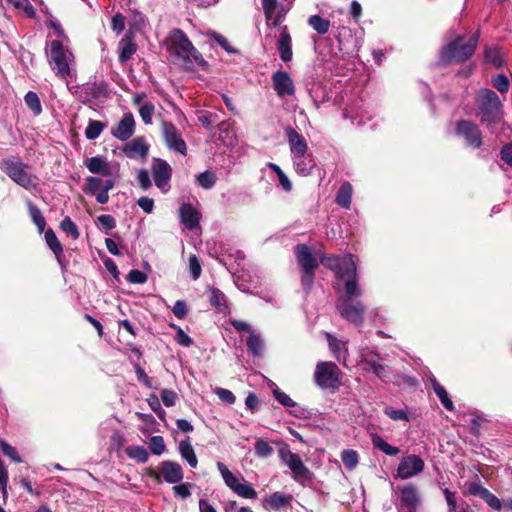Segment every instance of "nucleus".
Returning <instances> with one entry per match:
<instances>
[{
    "mask_svg": "<svg viewBox=\"0 0 512 512\" xmlns=\"http://www.w3.org/2000/svg\"><path fill=\"white\" fill-rule=\"evenodd\" d=\"M167 49L174 63L184 71L195 72L197 67L203 71L209 70L208 62L194 47L183 30L179 28L171 30L167 39Z\"/></svg>",
    "mask_w": 512,
    "mask_h": 512,
    "instance_id": "obj_1",
    "label": "nucleus"
},
{
    "mask_svg": "<svg viewBox=\"0 0 512 512\" xmlns=\"http://www.w3.org/2000/svg\"><path fill=\"white\" fill-rule=\"evenodd\" d=\"M477 116L490 133L499 135L503 132L504 121L503 104L497 93L488 88H482L476 96Z\"/></svg>",
    "mask_w": 512,
    "mask_h": 512,
    "instance_id": "obj_2",
    "label": "nucleus"
},
{
    "mask_svg": "<svg viewBox=\"0 0 512 512\" xmlns=\"http://www.w3.org/2000/svg\"><path fill=\"white\" fill-rule=\"evenodd\" d=\"M69 44L70 42L63 40H50L47 41L45 48L52 71L63 80L72 77L71 64L74 62V55Z\"/></svg>",
    "mask_w": 512,
    "mask_h": 512,
    "instance_id": "obj_3",
    "label": "nucleus"
},
{
    "mask_svg": "<svg viewBox=\"0 0 512 512\" xmlns=\"http://www.w3.org/2000/svg\"><path fill=\"white\" fill-rule=\"evenodd\" d=\"M464 39V35H457L442 47L440 51L441 63H463L470 59L477 48L480 39V30H476L466 42H464Z\"/></svg>",
    "mask_w": 512,
    "mask_h": 512,
    "instance_id": "obj_4",
    "label": "nucleus"
},
{
    "mask_svg": "<svg viewBox=\"0 0 512 512\" xmlns=\"http://www.w3.org/2000/svg\"><path fill=\"white\" fill-rule=\"evenodd\" d=\"M361 295L358 283L349 281L345 283V293L338 299L336 306L341 317L355 325H361L364 319L365 307L358 299Z\"/></svg>",
    "mask_w": 512,
    "mask_h": 512,
    "instance_id": "obj_5",
    "label": "nucleus"
},
{
    "mask_svg": "<svg viewBox=\"0 0 512 512\" xmlns=\"http://www.w3.org/2000/svg\"><path fill=\"white\" fill-rule=\"evenodd\" d=\"M217 469L226 486L238 496L245 499H255L257 497L256 490L243 477H241L240 481L224 463L217 462Z\"/></svg>",
    "mask_w": 512,
    "mask_h": 512,
    "instance_id": "obj_6",
    "label": "nucleus"
},
{
    "mask_svg": "<svg viewBox=\"0 0 512 512\" xmlns=\"http://www.w3.org/2000/svg\"><path fill=\"white\" fill-rule=\"evenodd\" d=\"M316 384L322 389H335L340 382V371L333 362H319L314 372Z\"/></svg>",
    "mask_w": 512,
    "mask_h": 512,
    "instance_id": "obj_7",
    "label": "nucleus"
},
{
    "mask_svg": "<svg viewBox=\"0 0 512 512\" xmlns=\"http://www.w3.org/2000/svg\"><path fill=\"white\" fill-rule=\"evenodd\" d=\"M28 165L23 163L17 156L3 159L1 169L17 184L29 188L31 178L28 174Z\"/></svg>",
    "mask_w": 512,
    "mask_h": 512,
    "instance_id": "obj_8",
    "label": "nucleus"
},
{
    "mask_svg": "<svg viewBox=\"0 0 512 512\" xmlns=\"http://www.w3.org/2000/svg\"><path fill=\"white\" fill-rule=\"evenodd\" d=\"M455 134L463 139L467 147L472 149H478L483 144L482 131L471 120H458L455 125Z\"/></svg>",
    "mask_w": 512,
    "mask_h": 512,
    "instance_id": "obj_9",
    "label": "nucleus"
},
{
    "mask_svg": "<svg viewBox=\"0 0 512 512\" xmlns=\"http://www.w3.org/2000/svg\"><path fill=\"white\" fill-rule=\"evenodd\" d=\"M161 132L166 146L181 155L187 154V145L177 127L168 121L161 122Z\"/></svg>",
    "mask_w": 512,
    "mask_h": 512,
    "instance_id": "obj_10",
    "label": "nucleus"
},
{
    "mask_svg": "<svg viewBox=\"0 0 512 512\" xmlns=\"http://www.w3.org/2000/svg\"><path fill=\"white\" fill-rule=\"evenodd\" d=\"M343 118L349 119L353 125L363 126L373 118V113L365 106L362 100H355L347 104L343 110Z\"/></svg>",
    "mask_w": 512,
    "mask_h": 512,
    "instance_id": "obj_11",
    "label": "nucleus"
},
{
    "mask_svg": "<svg viewBox=\"0 0 512 512\" xmlns=\"http://www.w3.org/2000/svg\"><path fill=\"white\" fill-rule=\"evenodd\" d=\"M425 463L423 459L415 454L404 456L397 467V477L409 479L423 472Z\"/></svg>",
    "mask_w": 512,
    "mask_h": 512,
    "instance_id": "obj_12",
    "label": "nucleus"
},
{
    "mask_svg": "<svg viewBox=\"0 0 512 512\" xmlns=\"http://www.w3.org/2000/svg\"><path fill=\"white\" fill-rule=\"evenodd\" d=\"M151 172L155 185L166 192L172 176V168L169 163L161 158H153Z\"/></svg>",
    "mask_w": 512,
    "mask_h": 512,
    "instance_id": "obj_13",
    "label": "nucleus"
},
{
    "mask_svg": "<svg viewBox=\"0 0 512 512\" xmlns=\"http://www.w3.org/2000/svg\"><path fill=\"white\" fill-rule=\"evenodd\" d=\"M335 37L340 50L346 53H357L361 47V38L349 27H338Z\"/></svg>",
    "mask_w": 512,
    "mask_h": 512,
    "instance_id": "obj_14",
    "label": "nucleus"
},
{
    "mask_svg": "<svg viewBox=\"0 0 512 512\" xmlns=\"http://www.w3.org/2000/svg\"><path fill=\"white\" fill-rule=\"evenodd\" d=\"M272 86L277 96L285 98L288 96H294L295 85L288 72L278 70L272 74Z\"/></svg>",
    "mask_w": 512,
    "mask_h": 512,
    "instance_id": "obj_15",
    "label": "nucleus"
},
{
    "mask_svg": "<svg viewBox=\"0 0 512 512\" xmlns=\"http://www.w3.org/2000/svg\"><path fill=\"white\" fill-rule=\"evenodd\" d=\"M467 490L469 495L482 499L490 508L497 511L502 509L501 500L485 488L480 481L471 482Z\"/></svg>",
    "mask_w": 512,
    "mask_h": 512,
    "instance_id": "obj_16",
    "label": "nucleus"
},
{
    "mask_svg": "<svg viewBox=\"0 0 512 512\" xmlns=\"http://www.w3.org/2000/svg\"><path fill=\"white\" fill-rule=\"evenodd\" d=\"M149 144L144 136H137L123 147L124 155L129 159H141L143 162L149 154Z\"/></svg>",
    "mask_w": 512,
    "mask_h": 512,
    "instance_id": "obj_17",
    "label": "nucleus"
},
{
    "mask_svg": "<svg viewBox=\"0 0 512 512\" xmlns=\"http://www.w3.org/2000/svg\"><path fill=\"white\" fill-rule=\"evenodd\" d=\"M285 137L289 146L290 155L309 152L305 137L291 126L284 128Z\"/></svg>",
    "mask_w": 512,
    "mask_h": 512,
    "instance_id": "obj_18",
    "label": "nucleus"
},
{
    "mask_svg": "<svg viewBox=\"0 0 512 512\" xmlns=\"http://www.w3.org/2000/svg\"><path fill=\"white\" fill-rule=\"evenodd\" d=\"M44 239L48 248L53 252L62 273L67 271L68 261L65 259L63 246L58 240L55 232L48 229L44 232Z\"/></svg>",
    "mask_w": 512,
    "mask_h": 512,
    "instance_id": "obj_19",
    "label": "nucleus"
},
{
    "mask_svg": "<svg viewBox=\"0 0 512 512\" xmlns=\"http://www.w3.org/2000/svg\"><path fill=\"white\" fill-rule=\"evenodd\" d=\"M335 274L339 280L344 281V284L352 280L355 283H358L357 267L351 254L345 255L341 258Z\"/></svg>",
    "mask_w": 512,
    "mask_h": 512,
    "instance_id": "obj_20",
    "label": "nucleus"
},
{
    "mask_svg": "<svg viewBox=\"0 0 512 512\" xmlns=\"http://www.w3.org/2000/svg\"><path fill=\"white\" fill-rule=\"evenodd\" d=\"M135 132V120L132 113H126L111 129V134L118 140L127 141Z\"/></svg>",
    "mask_w": 512,
    "mask_h": 512,
    "instance_id": "obj_21",
    "label": "nucleus"
},
{
    "mask_svg": "<svg viewBox=\"0 0 512 512\" xmlns=\"http://www.w3.org/2000/svg\"><path fill=\"white\" fill-rule=\"evenodd\" d=\"M291 159L295 172L302 177L311 175L316 166L315 160L310 152L292 155Z\"/></svg>",
    "mask_w": 512,
    "mask_h": 512,
    "instance_id": "obj_22",
    "label": "nucleus"
},
{
    "mask_svg": "<svg viewBox=\"0 0 512 512\" xmlns=\"http://www.w3.org/2000/svg\"><path fill=\"white\" fill-rule=\"evenodd\" d=\"M161 475L164 481L169 484H178L184 477L181 465L170 460H165L161 463Z\"/></svg>",
    "mask_w": 512,
    "mask_h": 512,
    "instance_id": "obj_23",
    "label": "nucleus"
},
{
    "mask_svg": "<svg viewBox=\"0 0 512 512\" xmlns=\"http://www.w3.org/2000/svg\"><path fill=\"white\" fill-rule=\"evenodd\" d=\"M295 252L302 271H315L317 269L318 261L306 244H298L295 247Z\"/></svg>",
    "mask_w": 512,
    "mask_h": 512,
    "instance_id": "obj_24",
    "label": "nucleus"
},
{
    "mask_svg": "<svg viewBox=\"0 0 512 512\" xmlns=\"http://www.w3.org/2000/svg\"><path fill=\"white\" fill-rule=\"evenodd\" d=\"M39 26L48 31L47 38H50L51 40H63L64 42H70L61 22L56 17L49 16L48 19Z\"/></svg>",
    "mask_w": 512,
    "mask_h": 512,
    "instance_id": "obj_25",
    "label": "nucleus"
},
{
    "mask_svg": "<svg viewBox=\"0 0 512 512\" xmlns=\"http://www.w3.org/2000/svg\"><path fill=\"white\" fill-rule=\"evenodd\" d=\"M181 223L188 230H194L200 221L198 211L190 203H184L179 209Z\"/></svg>",
    "mask_w": 512,
    "mask_h": 512,
    "instance_id": "obj_26",
    "label": "nucleus"
},
{
    "mask_svg": "<svg viewBox=\"0 0 512 512\" xmlns=\"http://www.w3.org/2000/svg\"><path fill=\"white\" fill-rule=\"evenodd\" d=\"M291 500V495L282 492H274L263 500V507L266 510L279 511L289 506Z\"/></svg>",
    "mask_w": 512,
    "mask_h": 512,
    "instance_id": "obj_27",
    "label": "nucleus"
},
{
    "mask_svg": "<svg viewBox=\"0 0 512 512\" xmlns=\"http://www.w3.org/2000/svg\"><path fill=\"white\" fill-rule=\"evenodd\" d=\"M277 49L283 62H289L292 60V39L287 27H284L280 32L277 41Z\"/></svg>",
    "mask_w": 512,
    "mask_h": 512,
    "instance_id": "obj_28",
    "label": "nucleus"
},
{
    "mask_svg": "<svg viewBox=\"0 0 512 512\" xmlns=\"http://www.w3.org/2000/svg\"><path fill=\"white\" fill-rule=\"evenodd\" d=\"M363 362L369 366L370 370L381 380L387 381L388 375L385 366L382 364V358L378 353L370 352L364 355Z\"/></svg>",
    "mask_w": 512,
    "mask_h": 512,
    "instance_id": "obj_29",
    "label": "nucleus"
},
{
    "mask_svg": "<svg viewBox=\"0 0 512 512\" xmlns=\"http://www.w3.org/2000/svg\"><path fill=\"white\" fill-rule=\"evenodd\" d=\"M400 492L401 504L406 506L409 511H415L420 502V495L417 488L409 483L404 485Z\"/></svg>",
    "mask_w": 512,
    "mask_h": 512,
    "instance_id": "obj_30",
    "label": "nucleus"
},
{
    "mask_svg": "<svg viewBox=\"0 0 512 512\" xmlns=\"http://www.w3.org/2000/svg\"><path fill=\"white\" fill-rule=\"evenodd\" d=\"M286 465L291 470L292 477L295 481H303L310 478V470L304 465L298 454L290 459Z\"/></svg>",
    "mask_w": 512,
    "mask_h": 512,
    "instance_id": "obj_31",
    "label": "nucleus"
},
{
    "mask_svg": "<svg viewBox=\"0 0 512 512\" xmlns=\"http://www.w3.org/2000/svg\"><path fill=\"white\" fill-rule=\"evenodd\" d=\"M327 341L329 344V348L331 352L333 353L336 360L340 363H343L346 365L347 355H348V349L346 342H343L336 337L332 336L330 333L326 334Z\"/></svg>",
    "mask_w": 512,
    "mask_h": 512,
    "instance_id": "obj_32",
    "label": "nucleus"
},
{
    "mask_svg": "<svg viewBox=\"0 0 512 512\" xmlns=\"http://www.w3.org/2000/svg\"><path fill=\"white\" fill-rule=\"evenodd\" d=\"M82 93L85 95L87 100H96L106 96L107 85L104 81L89 82L82 88Z\"/></svg>",
    "mask_w": 512,
    "mask_h": 512,
    "instance_id": "obj_33",
    "label": "nucleus"
},
{
    "mask_svg": "<svg viewBox=\"0 0 512 512\" xmlns=\"http://www.w3.org/2000/svg\"><path fill=\"white\" fill-rule=\"evenodd\" d=\"M353 187L350 182H343L335 197V203L344 209H349L352 202Z\"/></svg>",
    "mask_w": 512,
    "mask_h": 512,
    "instance_id": "obj_34",
    "label": "nucleus"
},
{
    "mask_svg": "<svg viewBox=\"0 0 512 512\" xmlns=\"http://www.w3.org/2000/svg\"><path fill=\"white\" fill-rule=\"evenodd\" d=\"M87 169L94 174H101L107 176L109 172V164L103 156H93L85 161Z\"/></svg>",
    "mask_w": 512,
    "mask_h": 512,
    "instance_id": "obj_35",
    "label": "nucleus"
},
{
    "mask_svg": "<svg viewBox=\"0 0 512 512\" xmlns=\"http://www.w3.org/2000/svg\"><path fill=\"white\" fill-rule=\"evenodd\" d=\"M178 451L182 459H184L191 468L197 467L198 459L188 437L179 442Z\"/></svg>",
    "mask_w": 512,
    "mask_h": 512,
    "instance_id": "obj_36",
    "label": "nucleus"
},
{
    "mask_svg": "<svg viewBox=\"0 0 512 512\" xmlns=\"http://www.w3.org/2000/svg\"><path fill=\"white\" fill-rule=\"evenodd\" d=\"M136 50L137 46L130 37L122 38L118 44L119 61L126 63L132 58Z\"/></svg>",
    "mask_w": 512,
    "mask_h": 512,
    "instance_id": "obj_37",
    "label": "nucleus"
},
{
    "mask_svg": "<svg viewBox=\"0 0 512 512\" xmlns=\"http://www.w3.org/2000/svg\"><path fill=\"white\" fill-rule=\"evenodd\" d=\"M246 346L248 351L253 356H261L264 350V341L260 334L251 331L246 340Z\"/></svg>",
    "mask_w": 512,
    "mask_h": 512,
    "instance_id": "obj_38",
    "label": "nucleus"
},
{
    "mask_svg": "<svg viewBox=\"0 0 512 512\" xmlns=\"http://www.w3.org/2000/svg\"><path fill=\"white\" fill-rule=\"evenodd\" d=\"M210 304L220 313H226L228 305L225 294L218 288H212L209 295Z\"/></svg>",
    "mask_w": 512,
    "mask_h": 512,
    "instance_id": "obj_39",
    "label": "nucleus"
},
{
    "mask_svg": "<svg viewBox=\"0 0 512 512\" xmlns=\"http://www.w3.org/2000/svg\"><path fill=\"white\" fill-rule=\"evenodd\" d=\"M372 444L374 448L389 456H396L400 452L398 447L392 446L378 434L372 436Z\"/></svg>",
    "mask_w": 512,
    "mask_h": 512,
    "instance_id": "obj_40",
    "label": "nucleus"
},
{
    "mask_svg": "<svg viewBox=\"0 0 512 512\" xmlns=\"http://www.w3.org/2000/svg\"><path fill=\"white\" fill-rule=\"evenodd\" d=\"M274 452L270 442L263 438H258L254 444V454L258 458H269Z\"/></svg>",
    "mask_w": 512,
    "mask_h": 512,
    "instance_id": "obj_41",
    "label": "nucleus"
},
{
    "mask_svg": "<svg viewBox=\"0 0 512 512\" xmlns=\"http://www.w3.org/2000/svg\"><path fill=\"white\" fill-rule=\"evenodd\" d=\"M127 456L138 463H146L149 458L147 449L144 446L132 445L125 449Z\"/></svg>",
    "mask_w": 512,
    "mask_h": 512,
    "instance_id": "obj_42",
    "label": "nucleus"
},
{
    "mask_svg": "<svg viewBox=\"0 0 512 512\" xmlns=\"http://www.w3.org/2000/svg\"><path fill=\"white\" fill-rule=\"evenodd\" d=\"M308 24L321 35L326 34L330 28V21L319 15H312L308 18Z\"/></svg>",
    "mask_w": 512,
    "mask_h": 512,
    "instance_id": "obj_43",
    "label": "nucleus"
},
{
    "mask_svg": "<svg viewBox=\"0 0 512 512\" xmlns=\"http://www.w3.org/2000/svg\"><path fill=\"white\" fill-rule=\"evenodd\" d=\"M49 16H53L43 0H34V20L42 25Z\"/></svg>",
    "mask_w": 512,
    "mask_h": 512,
    "instance_id": "obj_44",
    "label": "nucleus"
},
{
    "mask_svg": "<svg viewBox=\"0 0 512 512\" xmlns=\"http://www.w3.org/2000/svg\"><path fill=\"white\" fill-rule=\"evenodd\" d=\"M484 61L495 67L502 66V57L497 47L486 46L484 49Z\"/></svg>",
    "mask_w": 512,
    "mask_h": 512,
    "instance_id": "obj_45",
    "label": "nucleus"
},
{
    "mask_svg": "<svg viewBox=\"0 0 512 512\" xmlns=\"http://www.w3.org/2000/svg\"><path fill=\"white\" fill-rule=\"evenodd\" d=\"M105 128V124L101 121L90 120L85 129V136L88 140L97 139Z\"/></svg>",
    "mask_w": 512,
    "mask_h": 512,
    "instance_id": "obj_46",
    "label": "nucleus"
},
{
    "mask_svg": "<svg viewBox=\"0 0 512 512\" xmlns=\"http://www.w3.org/2000/svg\"><path fill=\"white\" fill-rule=\"evenodd\" d=\"M341 460L348 470H352L357 466L359 462V456L355 450L345 449L341 453Z\"/></svg>",
    "mask_w": 512,
    "mask_h": 512,
    "instance_id": "obj_47",
    "label": "nucleus"
},
{
    "mask_svg": "<svg viewBox=\"0 0 512 512\" xmlns=\"http://www.w3.org/2000/svg\"><path fill=\"white\" fill-rule=\"evenodd\" d=\"M96 225L108 234L116 227V221L112 215L102 214L97 217Z\"/></svg>",
    "mask_w": 512,
    "mask_h": 512,
    "instance_id": "obj_48",
    "label": "nucleus"
},
{
    "mask_svg": "<svg viewBox=\"0 0 512 512\" xmlns=\"http://www.w3.org/2000/svg\"><path fill=\"white\" fill-rule=\"evenodd\" d=\"M102 189V180L98 177L88 176L83 191L86 195L94 196Z\"/></svg>",
    "mask_w": 512,
    "mask_h": 512,
    "instance_id": "obj_49",
    "label": "nucleus"
},
{
    "mask_svg": "<svg viewBox=\"0 0 512 512\" xmlns=\"http://www.w3.org/2000/svg\"><path fill=\"white\" fill-rule=\"evenodd\" d=\"M216 180V175L211 171L202 172L197 176V184L206 190L211 189L215 185Z\"/></svg>",
    "mask_w": 512,
    "mask_h": 512,
    "instance_id": "obj_50",
    "label": "nucleus"
},
{
    "mask_svg": "<svg viewBox=\"0 0 512 512\" xmlns=\"http://www.w3.org/2000/svg\"><path fill=\"white\" fill-rule=\"evenodd\" d=\"M60 228L64 233L70 235L74 240L78 239L80 236L77 225L71 220L69 216H66L60 222Z\"/></svg>",
    "mask_w": 512,
    "mask_h": 512,
    "instance_id": "obj_51",
    "label": "nucleus"
},
{
    "mask_svg": "<svg viewBox=\"0 0 512 512\" xmlns=\"http://www.w3.org/2000/svg\"><path fill=\"white\" fill-rule=\"evenodd\" d=\"M272 394L275 400L285 408L296 406V402L277 386L272 390Z\"/></svg>",
    "mask_w": 512,
    "mask_h": 512,
    "instance_id": "obj_52",
    "label": "nucleus"
},
{
    "mask_svg": "<svg viewBox=\"0 0 512 512\" xmlns=\"http://www.w3.org/2000/svg\"><path fill=\"white\" fill-rule=\"evenodd\" d=\"M384 414L392 420L398 421H406L409 422L410 418L406 410L404 409H396L391 406H387L384 409Z\"/></svg>",
    "mask_w": 512,
    "mask_h": 512,
    "instance_id": "obj_53",
    "label": "nucleus"
},
{
    "mask_svg": "<svg viewBox=\"0 0 512 512\" xmlns=\"http://www.w3.org/2000/svg\"><path fill=\"white\" fill-rule=\"evenodd\" d=\"M435 394L437 395L441 404L446 410L450 412H453L455 410V406L452 400L450 399L446 389L443 386H438L437 389H435Z\"/></svg>",
    "mask_w": 512,
    "mask_h": 512,
    "instance_id": "obj_54",
    "label": "nucleus"
},
{
    "mask_svg": "<svg viewBox=\"0 0 512 512\" xmlns=\"http://www.w3.org/2000/svg\"><path fill=\"white\" fill-rule=\"evenodd\" d=\"M149 447L154 455H161L166 449V445L162 436H152L150 438Z\"/></svg>",
    "mask_w": 512,
    "mask_h": 512,
    "instance_id": "obj_55",
    "label": "nucleus"
},
{
    "mask_svg": "<svg viewBox=\"0 0 512 512\" xmlns=\"http://www.w3.org/2000/svg\"><path fill=\"white\" fill-rule=\"evenodd\" d=\"M155 107L153 103L146 102L139 108V115L144 124L149 125L152 123V117L154 114Z\"/></svg>",
    "mask_w": 512,
    "mask_h": 512,
    "instance_id": "obj_56",
    "label": "nucleus"
},
{
    "mask_svg": "<svg viewBox=\"0 0 512 512\" xmlns=\"http://www.w3.org/2000/svg\"><path fill=\"white\" fill-rule=\"evenodd\" d=\"M0 448L2 453L15 463H20L22 461L16 449L5 440H0Z\"/></svg>",
    "mask_w": 512,
    "mask_h": 512,
    "instance_id": "obj_57",
    "label": "nucleus"
},
{
    "mask_svg": "<svg viewBox=\"0 0 512 512\" xmlns=\"http://www.w3.org/2000/svg\"><path fill=\"white\" fill-rule=\"evenodd\" d=\"M209 36L214 39L227 53L237 54L238 50L230 45L228 40L217 32H211Z\"/></svg>",
    "mask_w": 512,
    "mask_h": 512,
    "instance_id": "obj_58",
    "label": "nucleus"
},
{
    "mask_svg": "<svg viewBox=\"0 0 512 512\" xmlns=\"http://www.w3.org/2000/svg\"><path fill=\"white\" fill-rule=\"evenodd\" d=\"M278 446V455L280 460L286 465L290 459H292L296 453H293L290 450V447L288 444L284 442H275Z\"/></svg>",
    "mask_w": 512,
    "mask_h": 512,
    "instance_id": "obj_59",
    "label": "nucleus"
},
{
    "mask_svg": "<svg viewBox=\"0 0 512 512\" xmlns=\"http://www.w3.org/2000/svg\"><path fill=\"white\" fill-rule=\"evenodd\" d=\"M173 328L176 329L175 341L182 347H189L192 345L193 341L191 337L186 334L183 329L179 326L173 325Z\"/></svg>",
    "mask_w": 512,
    "mask_h": 512,
    "instance_id": "obj_60",
    "label": "nucleus"
},
{
    "mask_svg": "<svg viewBox=\"0 0 512 512\" xmlns=\"http://www.w3.org/2000/svg\"><path fill=\"white\" fill-rule=\"evenodd\" d=\"M11 6L22 10L27 17L32 18V6L29 0H6Z\"/></svg>",
    "mask_w": 512,
    "mask_h": 512,
    "instance_id": "obj_61",
    "label": "nucleus"
},
{
    "mask_svg": "<svg viewBox=\"0 0 512 512\" xmlns=\"http://www.w3.org/2000/svg\"><path fill=\"white\" fill-rule=\"evenodd\" d=\"M147 275L138 269L131 270L127 275V281L132 284H144L147 282Z\"/></svg>",
    "mask_w": 512,
    "mask_h": 512,
    "instance_id": "obj_62",
    "label": "nucleus"
},
{
    "mask_svg": "<svg viewBox=\"0 0 512 512\" xmlns=\"http://www.w3.org/2000/svg\"><path fill=\"white\" fill-rule=\"evenodd\" d=\"M214 393L226 404L232 405L236 401L235 395L228 389L218 387L214 390Z\"/></svg>",
    "mask_w": 512,
    "mask_h": 512,
    "instance_id": "obj_63",
    "label": "nucleus"
},
{
    "mask_svg": "<svg viewBox=\"0 0 512 512\" xmlns=\"http://www.w3.org/2000/svg\"><path fill=\"white\" fill-rule=\"evenodd\" d=\"M509 86V79L504 74H498L493 79V87L501 93L507 92L509 90Z\"/></svg>",
    "mask_w": 512,
    "mask_h": 512,
    "instance_id": "obj_64",
    "label": "nucleus"
}]
</instances>
